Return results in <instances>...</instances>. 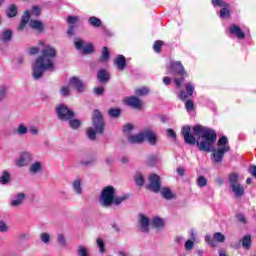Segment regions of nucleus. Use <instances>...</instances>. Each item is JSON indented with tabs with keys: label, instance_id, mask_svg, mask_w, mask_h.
<instances>
[{
	"label": "nucleus",
	"instance_id": "4be33fe9",
	"mask_svg": "<svg viewBox=\"0 0 256 256\" xmlns=\"http://www.w3.org/2000/svg\"><path fill=\"white\" fill-rule=\"evenodd\" d=\"M9 183H11V173L4 170L0 174V185H9Z\"/></svg>",
	"mask_w": 256,
	"mask_h": 256
},
{
	"label": "nucleus",
	"instance_id": "a211bd4d",
	"mask_svg": "<svg viewBox=\"0 0 256 256\" xmlns=\"http://www.w3.org/2000/svg\"><path fill=\"white\" fill-rule=\"evenodd\" d=\"M232 35H235L238 39H245V32L241 30V27L236 24H232L229 28Z\"/></svg>",
	"mask_w": 256,
	"mask_h": 256
},
{
	"label": "nucleus",
	"instance_id": "2f4dec72",
	"mask_svg": "<svg viewBox=\"0 0 256 256\" xmlns=\"http://www.w3.org/2000/svg\"><path fill=\"white\" fill-rule=\"evenodd\" d=\"M108 115L113 119H118V117H121V110L119 108H111L108 111Z\"/></svg>",
	"mask_w": 256,
	"mask_h": 256
},
{
	"label": "nucleus",
	"instance_id": "338daca9",
	"mask_svg": "<svg viewBox=\"0 0 256 256\" xmlns=\"http://www.w3.org/2000/svg\"><path fill=\"white\" fill-rule=\"evenodd\" d=\"M183 241H185V238H183V236H176L174 239V243H176L177 245H181Z\"/></svg>",
	"mask_w": 256,
	"mask_h": 256
},
{
	"label": "nucleus",
	"instance_id": "f03ea898",
	"mask_svg": "<svg viewBox=\"0 0 256 256\" xmlns=\"http://www.w3.org/2000/svg\"><path fill=\"white\" fill-rule=\"evenodd\" d=\"M55 59H57V50L54 47L46 46L41 50L40 56L32 64V76L39 80L45 71H55Z\"/></svg>",
	"mask_w": 256,
	"mask_h": 256
},
{
	"label": "nucleus",
	"instance_id": "5fc2aeb1",
	"mask_svg": "<svg viewBox=\"0 0 256 256\" xmlns=\"http://www.w3.org/2000/svg\"><path fill=\"white\" fill-rule=\"evenodd\" d=\"M185 108L187 111H193L195 109V103H193V100H187L185 103Z\"/></svg>",
	"mask_w": 256,
	"mask_h": 256
},
{
	"label": "nucleus",
	"instance_id": "69168bd1",
	"mask_svg": "<svg viewBox=\"0 0 256 256\" xmlns=\"http://www.w3.org/2000/svg\"><path fill=\"white\" fill-rule=\"evenodd\" d=\"M178 99H180L181 101H186L187 99V94H185V92L183 90H181L178 94Z\"/></svg>",
	"mask_w": 256,
	"mask_h": 256
},
{
	"label": "nucleus",
	"instance_id": "37998d69",
	"mask_svg": "<svg viewBox=\"0 0 256 256\" xmlns=\"http://www.w3.org/2000/svg\"><path fill=\"white\" fill-rule=\"evenodd\" d=\"M135 93L139 97H145V95H149V88L143 87L140 89H136Z\"/></svg>",
	"mask_w": 256,
	"mask_h": 256
},
{
	"label": "nucleus",
	"instance_id": "a878e982",
	"mask_svg": "<svg viewBox=\"0 0 256 256\" xmlns=\"http://www.w3.org/2000/svg\"><path fill=\"white\" fill-rule=\"evenodd\" d=\"M30 173H33V175L40 173V171H43V163L41 162H34L29 167Z\"/></svg>",
	"mask_w": 256,
	"mask_h": 256
},
{
	"label": "nucleus",
	"instance_id": "c85d7f7f",
	"mask_svg": "<svg viewBox=\"0 0 256 256\" xmlns=\"http://www.w3.org/2000/svg\"><path fill=\"white\" fill-rule=\"evenodd\" d=\"M57 243L59 246L65 248V247H68V243H67V239H65V234L63 233H59L57 235Z\"/></svg>",
	"mask_w": 256,
	"mask_h": 256
},
{
	"label": "nucleus",
	"instance_id": "0e129e2a",
	"mask_svg": "<svg viewBox=\"0 0 256 256\" xmlns=\"http://www.w3.org/2000/svg\"><path fill=\"white\" fill-rule=\"evenodd\" d=\"M236 217H237V219H238V221H239L240 223H243V224L247 223V218H245V215H243V214H238V215H236Z\"/></svg>",
	"mask_w": 256,
	"mask_h": 256
},
{
	"label": "nucleus",
	"instance_id": "bb28decb",
	"mask_svg": "<svg viewBox=\"0 0 256 256\" xmlns=\"http://www.w3.org/2000/svg\"><path fill=\"white\" fill-rule=\"evenodd\" d=\"M97 79L100 83H107V81H109V72H107V70L98 71Z\"/></svg>",
	"mask_w": 256,
	"mask_h": 256
},
{
	"label": "nucleus",
	"instance_id": "1a4fd4ad",
	"mask_svg": "<svg viewBox=\"0 0 256 256\" xmlns=\"http://www.w3.org/2000/svg\"><path fill=\"white\" fill-rule=\"evenodd\" d=\"M225 236L221 232L214 233L213 237L211 235L205 236V242L210 245V247H217V243H225Z\"/></svg>",
	"mask_w": 256,
	"mask_h": 256
},
{
	"label": "nucleus",
	"instance_id": "09e8293b",
	"mask_svg": "<svg viewBox=\"0 0 256 256\" xmlns=\"http://www.w3.org/2000/svg\"><path fill=\"white\" fill-rule=\"evenodd\" d=\"M161 47H163V41L157 40L154 42L153 49L155 53H159L161 51Z\"/></svg>",
	"mask_w": 256,
	"mask_h": 256
},
{
	"label": "nucleus",
	"instance_id": "e2e57ef3",
	"mask_svg": "<svg viewBox=\"0 0 256 256\" xmlns=\"http://www.w3.org/2000/svg\"><path fill=\"white\" fill-rule=\"evenodd\" d=\"M29 131L31 135H39V128L37 126H30Z\"/></svg>",
	"mask_w": 256,
	"mask_h": 256
},
{
	"label": "nucleus",
	"instance_id": "13d9d810",
	"mask_svg": "<svg viewBox=\"0 0 256 256\" xmlns=\"http://www.w3.org/2000/svg\"><path fill=\"white\" fill-rule=\"evenodd\" d=\"M173 81H174V84L176 85V87L180 88L181 85H183L184 79H183V77H180V78L179 77H174Z\"/></svg>",
	"mask_w": 256,
	"mask_h": 256
},
{
	"label": "nucleus",
	"instance_id": "7ed1b4c3",
	"mask_svg": "<svg viewBox=\"0 0 256 256\" xmlns=\"http://www.w3.org/2000/svg\"><path fill=\"white\" fill-rule=\"evenodd\" d=\"M115 187L106 186L102 189L99 197V203L104 209H109V207H119L121 203H125L129 199V195L115 196Z\"/></svg>",
	"mask_w": 256,
	"mask_h": 256
},
{
	"label": "nucleus",
	"instance_id": "b1692460",
	"mask_svg": "<svg viewBox=\"0 0 256 256\" xmlns=\"http://www.w3.org/2000/svg\"><path fill=\"white\" fill-rule=\"evenodd\" d=\"M72 189L76 195H83V186H81V180H74L72 182Z\"/></svg>",
	"mask_w": 256,
	"mask_h": 256
},
{
	"label": "nucleus",
	"instance_id": "052dcab7",
	"mask_svg": "<svg viewBox=\"0 0 256 256\" xmlns=\"http://www.w3.org/2000/svg\"><path fill=\"white\" fill-rule=\"evenodd\" d=\"M82 165H85L86 167H91V165H95V159L83 160Z\"/></svg>",
	"mask_w": 256,
	"mask_h": 256
},
{
	"label": "nucleus",
	"instance_id": "3c124183",
	"mask_svg": "<svg viewBox=\"0 0 256 256\" xmlns=\"http://www.w3.org/2000/svg\"><path fill=\"white\" fill-rule=\"evenodd\" d=\"M198 187H205L207 185V178L205 176H199L197 179Z\"/></svg>",
	"mask_w": 256,
	"mask_h": 256
},
{
	"label": "nucleus",
	"instance_id": "473e14b6",
	"mask_svg": "<svg viewBox=\"0 0 256 256\" xmlns=\"http://www.w3.org/2000/svg\"><path fill=\"white\" fill-rule=\"evenodd\" d=\"M161 195L164 199H173V192H171V189L169 188H162Z\"/></svg>",
	"mask_w": 256,
	"mask_h": 256
},
{
	"label": "nucleus",
	"instance_id": "79ce46f5",
	"mask_svg": "<svg viewBox=\"0 0 256 256\" xmlns=\"http://www.w3.org/2000/svg\"><path fill=\"white\" fill-rule=\"evenodd\" d=\"M230 15H231V10H229V7H224L220 10L221 19H227Z\"/></svg>",
	"mask_w": 256,
	"mask_h": 256
},
{
	"label": "nucleus",
	"instance_id": "6e6552de",
	"mask_svg": "<svg viewBox=\"0 0 256 256\" xmlns=\"http://www.w3.org/2000/svg\"><path fill=\"white\" fill-rule=\"evenodd\" d=\"M148 189L153 193H159L161 191V178L157 174H151L148 177Z\"/></svg>",
	"mask_w": 256,
	"mask_h": 256
},
{
	"label": "nucleus",
	"instance_id": "c03bdc74",
	"mask_svg": "<svg viewBox=\"0 0 256 256\" xmlns=\"http://www.w3.org/2000/svg\"><path fill=\"white\" fill-rule=\"evenodd\" d=\"M79 21V16H68L67 23L70 27H74L75 24Z\"/></svg>",
	"mask_w": 256,
	"mask_h": 256
},
{
	"label": "nucleus",
	"instance_id": "a18cd8bd",
	"mask_svg": "<svg viewBox=\"0 0 256 256\" xmlns=\"http://www.w3.org/2000/svg\"><path fill=\"white\" fill-rule=\"evenodd\" d=\"M186 92H187V95L191 97V95H193V93L195 92V85H193V83L191 82H188L186 84Z\"/></svg>",
	"mask_w": 256,
	"mask_h": 256
},
{
	"label": "nucleus",
	"instance_id": "774afa93",
	"mask_svg": "<svg viewBox=\"0 0 256 256\" xmlns=\"http://www.w3.org/2000/svg\"><path fill=\"white\" fill-rule=\"evenodd\" d=\"M29 53L30 55H37V53H39V48L38 47L29 48Z\"/></svg>",
	"mask_w": 256,
	"mask_h": 256
},
{
	"label": "nucleus",
	"instance_id": "dca6fc26",
	"mask_svg": "<svg viewBox=\"0 0 256 256\" xmlns=\"http://www.w3.org/2000/svg\"><path fill=\"white\" fill-rule=\"evenodd\" d=\"M25 198L26 195L23 192L16 194L10 202L11 207H21V205H23V202L25 201Z\"/></svg>",
	"mask_w": 256,
	"mask_h": 256
},
{
	"label": "nucleus",
	"instance_id": "393cba45",
	"mask_svg": "<svg viewBox=\"0 0 256 256\" xmlns=\"http://www.w3.org/2000/svg\"><path fill=\"white\" fill-rule=\"evenodd\" d=\"M31 29H35V31H43V29H45V25L43 24V22L39 21V20H30L29 23Z\"/></svg>",
	"mask_w": 256,
	"mask_h": 256
},
{
	"label": "nucleus",
	"instance_id": "a19ab883",
	"mask_svg": "<svg viewBox=\"0 0 256 256\" xmlns=\"http://www.w3.org/2000/svg\"><path fill=\"white\" fill-rule=\"evenodd\" d=\"M77 255L78 256H89V251L87 250V247L80 245L77 249Z\"/></svg>",
	"mask_w": 256,
	"mask_h": 256
},
{
	"label": "nucleus",
	"instance_id": "f3484780",
	"mask_svg": "<svg viewBox=\"0 0 256 256\" xmlns=\"http://www.w3.org/2000/svg\"><path fill=\"white\" fill-rule=\"evenodd\" d=\"M114 65L118 71H125V67H127V60L125 59V56L118 55L114 60Z\"/></svg>",
	"mask_w": 256,
	"mask_h": 256
},
{
	"label": "nucleus",
	"instance_id": "f8f14e48",
	"mask_svg": "<svg viewBox=\"0 0 256 256\" xmlns=\"http://www.w3.org/2000/svg\"><path fill=\"white\" fill-rule=\"evenodd\" d=\"M69 84L78 91V93H83L85 92V89H87V85L83 83L79 78L73 77L69 79Z\"/></svg>",
	"mask_w": 256,
	"mask_h": 256
},
{
	"label": "nucleus",
	"instance_id": "603ef678",
	"mask_svg": "<svg viewBox=\"0 0 256 256\" xmlns=\"http://www.w3.org/2000/svg\"><path fill=\"white\" fill-rule=\"evenodd\" d=\"M186 251H193V247H195V242L192 240H187L184 244Z\"/></svg>",
	"mask_w": 256,
	"mask_h": 256
},
{
	"label": "nucleus",
	"instance_id": "4d7b16f0",
	"mask_svg": "<svg viewBox=\"0 0 256 256\" xmlns=\"http://www.w3.org/2000/svg\"><path fill=\"white\" fill-rule=\"evenodd\" d=\"M166 135L168 137H170V139H177V133H175L174 129H171V128L167 129L166 130Z\"/></svg>",
	"mask_w": 256,
	"mask_h": 256
},
{
	"label": "nucleus",
	"instance_id": "ea45409f",
	"mask_svg": "<svg viewBox=\"0 0 256 256\" xmlns=\"http://www.w3.org/2000/svg\"><path fill=\"white\" fill-rule=\"evenodd\" d=\"M88 22L92 25V27H101V20L95 16L90 17Z\"/></svg>",
	"mask_w": 256,
	"mask_h": 256
},
{
	"label": "nucleus",
	"instance_id": "58836bf2",
	"mask_svg": "<svg viewBox=\"0 0 256 256\" xmlns=\"http://www.w3.org/2000/svg\"><path fill=\"white\" fill-rule=\"evenodd\" d=\"M69 127H71V129H79L81 127V120L69 119Z\"/></svg>",
	"mask_w": 256,
	"mask_h": 256
},
{
	"label": "nucleus",
	"instance_id": "864d4df0",
	"mask_svg": "<svg viewBox=\"0 0 256 256\" xmlns=\"http://www.w3.org/2000/svg\"><path fill=\"white\" fill-rule=\"evenodd\" d=\"M93 91H94V95H96L97 97H101V95L105 93V88H103V86H100V87L94 88Z\"/></svg>",
	"mask_w": 256,
	"mask_h": 256
},
{
	"label": "nucleus",
	"instance_id": "4c0bfd02",
	"mask_svg": "<svg viewBox=\"0 0 256 256\" xmlns=\"http://www.w3.org/2000/svg\"><path fill=\"white\" fill-rule=\"evenodd\" d=\"M213 7H230L229 3L225 2V0H212Z\"/></svg>",
	"mask_w": 256,
	"mask_h": 256
},
{
	"label": "nucleus",
	"instance_id": "680f3d73",
	"mask_svg": "<svg viewBox=\"0 0 256 256\" xmlns=\"http://www.w3.org/2000/svg\"><path fill=\"white\" fill-rule=\"evenodd\" d=\"M133 129H134L133 124L124 125V133H131V131H133Z\"/></svg>",
	"mask_w": 256,
	"mask_h": 256
},
{
	"label": "nucleus",
	"instance_id": "bf43d9fd",
	"mask_svg": "<svg viewBox=\"0 0 256 256\" xmlns=\"http://www.w3.org/2000/svg\"><path fill=\"white\" fill-rule=\"evenodd\" d=\"M9 231V227L4 222H0V233H7Z\"/></svg>",
	"mask_w": 256,
	"mask_h": 256
},
{
	"label": "nucleus",
	"instance_id": "c756f323",
	"mask_svg": "<svg viewBox=\"0 0 256 256\" xmlns=\"http://www.w3.org/2000/svg\"><path fill=\"white\" fill-rule=\"evenodd\" d=\"M40 241L44 243V245H49V243H51V234L47 232L40 233Z\"/></svg>",
	"mask_w": 256,
	"mask_h": 256
},
{
	"label": "nucleus",
	"instance_id": "f257e3e1",
	"mask_svg": "<svg viewBox=\"0 0 256 256\" xmlns=\"http://www.w3.org/2000/svg\"><path fill=\"white\" fill-rule=\"evenodd\" d=\"M181 135L184 137L187 145H197L200 151L211 153V160L213 163H223L225 153L231 151L229 146V139L227 136H222L218 140L217 148H213L215 141H217V132L211 128L202 125L193 127V134H191V127L184 126L181 130Z\"/></svg>",
	"mask_w": 256,
	"mask_h": 256
},
{
	"label": "nucleus",
	"instance_id": "9b49d317",
	"mask_svg": "<svg viewBox=\"0 0 256 256\" xmlns=\"http://www.w3.org/2000/svg\"><path fill=\"white\" fill-rule=\"evenodd\" d=\"M33 161V155L29 152H23L16 161L18 167H27Z\"/></svg>",
	"mask_w": 256,
	"mask_h": 256
},
{
	"label": "nucleus",
	"instance_id": "49530a36",
	"mask_svg": "<svg viewBox=\"0 0 256 256\" xmlns=\"http://www.w3.org/2000/svg\"><path fill=\"white\" fill-rule=\"evenodd\" d=\"M30 15H32V17H39V15H41V8L39 6H33Z\"/></svg>",
	"mask_w": 256,
	"mask_h": 256
},
{
	"label": "nucleus",
	"instance_id": "72a5a7b5",
	"mask_svg": "<svg viewBox=\"0 0 256 256\" xmlns=\"http://www.w3.org/2000/svg\"><path fill=\"white\" fill-rule=\"evenodd\" d=\"M7 17L13 18L17 15V6L12 4L6 11Z\"/></svg>",
	"mask_w": 256,
	"mask_h": 256
},
{
	"label": "nucleus",
	"instance_id": "412c9836",
	"mask_svg": "<svg viewBox=\"0 0 256 256\" xmlns=\"http://www.w3.org/2000/svg\"><path fill=\"white\" fill-rule=\"evenodd\" d=\"M150 225L151 227H153V229H163V227H165V222L163 221L162 218L154 217L150 221Z\"/></svg>",
	"mask_w": 256,
	"mask_h": 256
},
{
	"label": "nucleus",
	"instance_id": "c9c22d12",
	"mask_svg": "<svg viewBox=\"0 0 256 256\" xmlns=\"http://www.w3.org/2000/svg\"><path fill=\"white\" fill-rule=\"evenodd\" d=\"M74 46L77 49V51H83V48L85 47V41H83V39L76 38L74 40Z\"/></svg>",
	"mask_w": 256,
	"mask_h": 256
},
{
	"label": "nucleus",
	"instance_id": "6e6d98bb",
	"mask_svg": "<svg viewBox=\"0 0 256 256\" xmlns=\"http://www.w3.org/2000/svg\"><path fill=\"white\" fill-rule=\"evenodd\" d=\"M7 97V87L0 86V101H3Z\"/></svg>",
	"mask_w": 256,
	"mask_h": 256
},
{
	"label": "nucleus",
	"instance_id": "e433bc0d",
	"mask_svg": "<svg viewBox=\"0 0 256 256\" xmlns=\"http://www.w3.org/2000/svg\"><path fill=\"white\" fill-rule=\"evenodd\" d=\"M242 247L244 249H251V236L246 235L242 239Z\"/></svg>",
	"mask_w": 256,
	"mask_h": 256
},
{
	"label": "nucleus",
	"instance_id": "ddd939ff",
	"mask_svg": "<svg viewBox=\"0 0 256 256\" xmlns=\"http://www.w3.org/2000/svg\"><path fill=\"white\" fill-rule=\"evenodd\" d=\"M124 103L133 109H141L143 107V102L137 96H130L124 99Z\"/></svg>",
	"mask_w": 256,
	"mask_h": 256
},
{
	"label": "nucleus",
	"instance_id": "39448f33",
	"mask_svg": "<svg viewBox=\"0 0 256 256\" xmlns=\"http://www.w3.org/2000/svg\"><path fill=\"white\" fill-rule=\"evenodd\" d=\"M230 191L233 193L236 199H239L245 195V187L239 183V175L236 173H232L228 177Z\"/></svg>",
	"mask_w": 256,
	"mask_h": 256
},
{
	"label": "nucleus",
	"instance_id": "5701e85b",
	"mask_svg": "<svg viewBox=\"0 0 256 256\" xmlns=\"http://www.w3.org/2000/svg\"><path fill=\"white\" fill-rule=\"evenodd\" d=\"M109 59H111V54L109 53V48L104 46L102 49V54L99 58V63H108Z\"/></svg>",
	"mask_w": 256,
	"mask_h": 256
},
{
	"label": "nucleus",
	"instance_id": "aec40b11",
	"mask_svg": "<svg viewBox=\"0 0 256 256\" xmlns=\"http://www.w3.org/2000/svg\"><path fill=\"white\" fill-rule=\"evenodd\" d=\"M29 19H31V10H26L18 27L19 31H23V29H25V25L29 23Z\"/></svg>",
	"mask_w": 256,
	"mask_h": 256
},
{
	"label": "nucleus",
	"instance_id": "6ab92c4d",
	"mask_svg": "<svg viewBox=\"0 0 256 256\" xmlns=\"http://www.w3.org/2000/svg\"><path fill=\"white\" fill-rule=\"evenodd\" d=\"M13 39V31L10 29H3L0 33V41L2 43H9Z\"/></svg>",
	"mask_w": 256,
	"mask_h": 256
},
{
	"label": "nucleus",
	"instance_id": "f704fd0d",
	"mask_svg": "<svg viewBox=\"0 0 256 256\" xmlns=\"http://www.w3.org/2000/svg\"><path fill=\"white\" fill-rule=\"evenodd\" d=\"M27 131H29V129L23 123L19 124L17 129H16L17 135H27Z\"/></svg>",
	"mask_w": 256,
	"mask_h": 256
},
{
	"label": "nucleus",
	"instance_id": "de8ad7c7",
	"mask_svg": "<svg viewBox=\"0 0 256 256\" xmlns=\"http://www.w3.org/2000/svg\"><path fill=\"white\" fill-rule=\"evenodd\" d=\"M70 93H71V89H69V86H63L60 89L61 97H68V95H70Z\"/></svg>",
	"mask_w": 256,
	"mask_h": 256
},
{
	"label": "nucleus",
	"instance_id": "8fccbe9b",
	"mask_svg": "<svg viewBox=\"0 0 256 256\" xmlns=\"http://www.w3.org/2000/svg\"><path fill=\"white\" fill-rule=\"evenodd\" d=\"M96 243H97V246L99 247L100 253H105V242H103V239L97 238Z\"/></svg>",
	"mask_w": 256,
	"mask_h": 256
},
{
	"label": "nucleus",
	"instance_id": "0eeeda50",
	"mask_svg": "<svg viewBox=\"0 0 256 256\" xmlns=\"http://www.w3.org/2000/svg\"><path fill=\"white\" fill-rule=\"evenodd\" d=\"M168 73H172V75H183L187 77V72H185V68L183 67V63L181 61H172L167 66Z\"/></svg>",
	"mask_w": 256,
	"mask_h": 256
},
{
	"label": "nucleus",
	"instance_id": "2eb2a0df",
	"mask_svg": "<svg viewBox=\"0 0 256 256\" xmlns=\"http://www.w3.org/2000/svg\"><path fill=\"white\" fill-rule=\"evenodd\" d=\"M139 225L142 233H149V225H151V221L144 214L139 215Z\"/></svg>",
	"mask_w": 256,
	"mask_h": 256
},
{
	"label": "nucleus",
	"instance_id": "cd10ccee",
	"mask_svg": "<svg viewBox=\"0 0 256 256\" xmlns=\"http://www.w3.org/2000/svg\"><path fill=\"white\" fill-rule=\"evenodd\" d=\"M134 181L138 187H143L145 185V177H143V174L141 172H138L134 176Z\"/></svg>",
	"mask_w": 256,
	"mask_h": 256
},
{
	"label": "nucleus",
	"instance_id": "4468645a",
	"mask_svg": "<svg viewBox=\"0 0 256 256\" xmlns=\"http://www.w3.org/2000/svg\"><path fill=\"white\" fill-rule=\"evenodd\" d=\"M127 141L131 145H141L144 142L143 131L138 134H128Z\"/></svg>",
	"mask_w": 256,
	"mask_h": 256
},
{
	"label": "nucleus",
	"instance_id": "423d86ee",
	"mask_svg": "<svg viewBox=\"0 0 256 256\" xmlns=\"http://www.w3.org/2000/svg\"><path fill=\"white\" fill-rule=\"evenodd\" d=\"M56 114L60 121H69V119H73L75 117V112L64 104L56 106Z\"/></svg>",
	"mask_w": 256,
	"mask_h": 256
},
{
	"label": "nucleus",
	"instance_id": "20e7f679",
	"mask_svg": "<svg viewBox=\"0 0 256 256\" xmlns=\"http://www.w3.org/2000/svg\"><path fill=\"white\" fill-rule=\"evenodd\" d=\"M93 128H89L87 130V136L91 141H95L97 133H103V127H105V123L103 122V115L99 110H95L92 116Z\"/></svg>",
	"mask_w": 256,
	"mask_h": 256
},
{
	"label": "nucleus",
	"instance_id": "9d476101",
	"mask_svg": "<svg viewBox=\"0 0 256 256\" xmlns=\"http://www.w3.org/2000/svg\"><path fill=\"white\" fill-rule=\"evenodd\" d=\"M144 141H147L149 145L155 146L159 143V137L151 129H146L143 131Z\"/></svg>",
	"mask_w": 256,
	"mask_h": 256
},
{
	"label": "nucleus",
	"instance_id": "7c9ffc66",
	"mask_svg": "<svg viewBox=\"0 0 256 256\" xmlns=\"http://www.w3.org/2000/svg\"><path fill=\"white\" fill-rule=\"evenodd\" d=\"M95 48L91 43H88L84 45V48H82L83 55H91V53H94Z\"/></svg>",
	"mask_w": 256,
	"mask_h": 256
}]
</instances>
